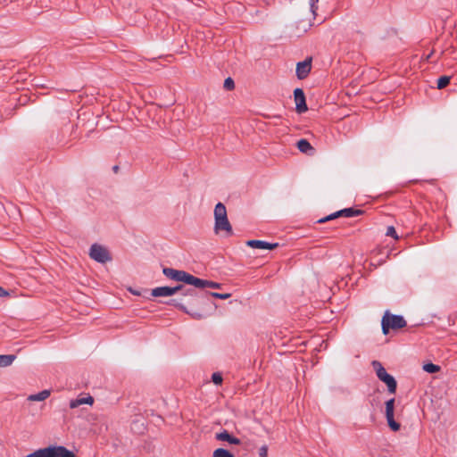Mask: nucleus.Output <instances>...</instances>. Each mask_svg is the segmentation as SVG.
Segmentation results:
<instances>
[{"label": "nucleus", "mask_w": 457, "mask_h": 457, "mask_svg": "<svg viewBox=\"0 0 457 457\" xmlns=\"http://www.w3.org/2000/svg\"><path fill=\"white\" fill-rule=\"evenodd\" d=\"M212 457H234V455L224 448H218L212 453Z\"/></svg>", "instance_id": "aec40b11"}, {"label": "nucleus", "mask_w": 457, "mask_h": 457, "mask_svg": "<svg viewBox=\"0 0 457 457\" xmlns=\"http://www.w3.org/2000/svg\"><path fill=\"white\" fill-rule=\"evenodd\" d=\"M89 256L92 260L99 263H106L112 261V255L108 249L99 244H93L89 248Z\"/></svg>", "instance_id": "39448f33"}, {"label": "nucleus", "mask_w": 457, "mask_h": 457, "mask_svg": "<svg viewBox=\"0 0 457 457\" xmlns=\"http://www.w3.org/2000/svg\"><path fill=\"white\" fill-rule=\"evenodd\" d=\"M94 403V398L91 395H87L86 397H79L77 399H73L70 401V408L75 409L82 404H89L92 405Z\"/></svg>", "instance_id": "ddd939ff"}, {"label": "nucleus", "mask_w": 457, "mask_h": 457, "mask_svg": "<svg viewBox=\"0 0 457 457\" xmlns=\"http://www.w3.org/2000/svg\"><path fill=\"white\" fill-rule=\"evenodd\" d=\"M297 148L300 152L307 154H312L314 152V148L312 146L310 142L307 139L302 138L300 139L297 144Z\"/></svg>", "instance_id": "4468645a"}, {"label": "nucleus", "mask_w": 457, "mask_h": 457, "mask_svg": "<svg viewBox=\"0 0 457 457\" xmlns=\"http://www.w3.org/2000/svg\"><path fill=\"white\" fill-rule=\"evenodd\" d=\"M318 3L319 0H310V10L313 15H316V11L318 10Z\"/></svg>", "instance_id": "7c9ffc66"}, {"label": "nucleus", "mask_w": 457, "mask_h": 457, "mask_svg": "<svg viewBox=\"0 0 457 457\" xmlns=\"http://www.w3.org/2000/svg\"><path fill=\"white\" fill-rule=\"evenodd\" d=\"M295 111L297 113H303L308 110L304 92L302 88H295L294 91Z\"/></svg>", "instance_id": "0eeeda50"}, {"label": "nucleus", "mask_w": 457, "mask_h": 457, "mask_svg": "<svg viewBox=\"0 0 457 457\" xmlns=\"http://www.w3.org/2000/svg\"><path fill=\"white\" fill-rule=\"evenodd\" d=\"M186 284L195 287L196 288H204L206 287L207 280L196 278L191 274H187L186 277Z\"/></svg>", "instance_id": "f8f14e48"}, {"label": "nucleus", "mask_w": 457, "mask_h": 457, "mask_svg": "<svg viewBox=\"0 0 457 457\" xmlns=\"http://www.w3.org/2000/svg\"><path fill=\"white\" fill-rule=\"evenodd\" d=\"M406 326V320L402 315L390 314L386 311L381 320L382 332L384 335H387L389 329L403 328Z\"/></svg>", "instance_id": "7ed1b4c3"}, {"label": "nucleus", "mask_w": 457, "mask_h": 457, "mask_svg": "<svg viewBox=\"0 0 457 457\" xmlns=\"http://www.w3.org/2000/svg\"><path fill=\"white\" fill-rule=\"evenodd\" d=\"M386 421H387V424H388L389 428L393 431L395 432V431H398L400 429V424L395 420L394 416L386 417Z\"/></svg>", "instance_id": "412c9836"}, {"label": "nucleus", "mask_w": 457, "mask_h": 457, "mask_svg": "<svg viewBox=\"0 0 457 457\" xmlns=\"http://www.w3.org/2000/svg\"><path fill=\"white\" fill-rule=\"evenodd\" d=\"M170 303L174 305L175 307L179 308V310H181V311H183V312H185L187 313H189L195 319L200 320L203 317L202 314H200L198 312H187L186 306H184L181 303L178 302L175 299L171 300Z\"/></svg>", "instance_id": "f3484780"}, {"label": "nucleus", "mask_w": 457, "mask_h": 457, "mask_svg": "<svg viewBox=\"0 0 457 457\" xmlns=\"http://www.w3.org/2000/svg\"><path fill=\"white\" fill-rule=\"evenodd\" d=\"M395 398H391L386 402V417L394 416Z\"/></svg>", "instance_id": "6ab92c4d"}, {"label": "nucleus", "mask_w": 457, "mask_h": 457, "mask_svg": "<svg viewBox=\"0 0 457 457\" xmlns=\"http://www.w3.org/2000/svg\"><path fill=\"white\" fill-rule=\"evenodd\" d=\"M223 87L227 90H232L235 87V82L230 77H228L224 80Z\"/></svg>", "instance_id": "393cba45"}, {"label": "nucleus", "mask_w": 457, "mask_h": 457, "mask_svg": "<svg viewBox=\"0 0 457 457\" xmlns=\"http://www.w3.org/2000/svg\"><path fill=\"white\" fill-rule=\"evenodd\" d=\"M50 390H47V389H45V390H42L40 391L39 393H37V394H33V395H29L28 396V401H31V402H41V401H45L46 399H47L49 396H50Z\"/></svg>", "instance_id": "2eb2a0df"}, {"label": "nucleus", "mask_w": 457, "mask_h": 457, "mask_svg": "<svg viewBox=\"0 0 457 457\" xmlns=\"http://www.w3.org/2000/svg\"><path fill=\"white\" fill-rule=\"evenodd\" d=\"M215 438L219 441L228 442L230 445H238L240 443V440L238 438L233 436L225 429L219 433H216Z\"/></svg>", "instance_id": "9b49d317"}, {"label": "nucleus", "mask_w": 457, "mask_h": 457, "mask_svg": "<svg viewBox=\"0 0 457 457\" xmlns=\"http://www.w3.org/2000/svg\"><path fill=\"white\" fill-rule=\"evenodd\" d=\"M246 245L252 248H258V249H275L278 246V243H269L262 240H248L246 242Z\"/></svg>", "instance_id": "9d476101"}, {"label": "nucleus", "mask_w": 457, "mask_h": 457, "mask_svg": "<svg viewBox=\"0 0 457 457\" xmlns=\"http://www.w3.org/2000/svg\"><path fill=\"white\" fill-rule=\"evenodd\" d=\"M386 235L388 236V237H392L395 239L398 238V236L396 234L395 228L393 226L387 227Z\"/></svg>", "instance_id": "cd10ccee"}, {"label": "nucleus", "mask_w": 457, "mask_h": 457, "mask_svg": "<svg viewBox=\"0 0 457 457\" xmlns=\"http://www.w3.org/2000/svg\"><path fill=\"white\" fill-rule=\"evenodd\" d=\"M162 273L169 278L175 281H182L186 282V277H187V272L184 270H178L172 268H163Z\"/></svg>", "instance_id": "1a4fd4ad"}, {"label": "nucleus", "mask_w": 457, "mask_h": 457, "mask_svg": "<svg viewBox=\"0 0 457 457\" xmlns=\"http://www.w3.org/2000/svg\"><path fill=\"white\" fill-rule=\"evenodd\" d=\"M337 217H341V216H340V214H337V212H334V213H332V214H330V215H328L327 217H324V218H322V219H320V220H318V222H319V223H323V222H326V221H328V220H333V219L337 218Z\"/></svg>", "instance_id": "c85d7f7f"}, {"label": "nucleus", "mask_w": 457, "mask_h": 457, "mask_svg": "<svg viewBox=\"0 0 457 457\" xmlns=\"http://www.w3.org/2000/svg\"><path fill=\"white\" fill-rule=\"evenodd\" d=\"M206 287L220 288V284H219L217 282H214V281L207 280Z\"/></svg>", "instance_id": "473e14b6"}, {"label": "nucleus", "mask_w": 457, "mask_h": 457, "mask_svg": "<svg viewBox=\"0 0 457 457\" xmlns=\"http://www.w3.org/2000/svg\"><path fill=\"white\" fill-rule=\"evenodd\" d=\"M212 380L215 385H220L222 382V376L219 372H214L212 375Z\"/></svg>", "instance_id": "bb28decb"}, {"label": "nucleus", "mask_w": 457, "mask_h": 457, "mask_svg": "<svg viewBox=\"0 0 457 457\" xmlns=\"http://www.w3.org/2000/svg\"><path fill=\"white\" fill-rule=\"evenodd\" d=\"M183 286L179 285L173 287H158L152 289L151 295L154 297H166L170 296L179 292V290H182Z\"/></svg>", "instance_id": "423d86ee"}, {"label": "nucleus", "mask_w": 457, "mask_h": 457, "mask_svg": "<svg viewBox=\"0 0 457 457\" xmlns=\"http://www.w3.org/2000/svg\"><path fill=\"white\" fill-rule=\"evenodd\" d=\"M207 295H211L214 298H219V299H228L230 297V294H221V293H206Z\"/></svg>", "instance_id": "a878e982"}, {"label": "nucleus", "mask_w": 457, "mask_h": 457, "mask_svg": "<svg viewBox=\"0 0 457 457\" xmlns=\"http://www.w3.org/2000/svg\"><path fill=\"white\" fill-rule=\"evenodd\" d=\"M312 70V58H306L296 64V76L299 79H304Z\"/></svg>", "instance_id": "6e6552de"}, {"label": "nucleus", "mask_w": 457, "mask_h": 457, "mask_svg": "<svg viewBox=\"0 0 457 457\" xmlns=\"http://www.w3.org/2000/svg\"><path fill=\"white\" fill-rule=\"evenodd\" d=\"M179 292H181V294L185 296H195V291L194 289H191V288H188V289H186L184 287H183V289L182 290H179Z\"/></svg>", "instance_id": "c756f323"}, {"label": "nucleus", "mask_w": 457, "mask_h": 457, "mask_svg": "<svg viewBox=\"0 0 457 457\" xmlns=\"http://www.w3.org/2000/svg\"><path fill=\"white\" fill-rule=\"evenodd\" d=\"M16 359L14 354H0V367H8L12 365Z\"/></svg>", "instance_id": "a211bd4d"}, {"label": "nucleus", "mask_w": 457, "mask_h": 457, "mask_svg": "<svg viewBox=\"0 0 457 457\" xmlns=\"http://www.w3.org/2000/svg\"><path fill=\"white\" fill-rule=\"evenodd\" d=\"M371 365L376 371V375L378 379L386 385L388 392L390 394H395L397 388L395 378L386 372V369L383 367L380 361H373Z\"/></svg>", "instance_id": "20e7f679"}, {"label": "nucleus", "mask_w": 457, "mask_h": 457, "mask_svg": "<svg viewBox=\"0 0 457 457\" xmlns=\"http://www.w3.org/2000/svg\"><path fill=\"white\" fill-rule=\"evenodd\" d=\"M131 429L137 433H142L145 429V424L143 421L137 420L133 422Z\"/></svg>", "instance_id": "4be33fe9"}, {"label": "nucleus", "mask_w": 457, "mask_h": 457, "mask_svg": "<svg viewBox=\"0 0 457 457\" xmlns=\"http://www.w3.org/2000/svg\"><path fill=\"white\" fill-rule=\"evenodd\" d=\"M214 232H224L226 237L233 235L231 224L228 219L227 210L222 203H218L214 208Z\"/></svg>", "instance_id": "f257e3e1"}, {"label": "nucleus", "mask_w": 457, "mask_h": 457, "mask_svg": "<svg viewBox=\"0 0 457 457\" xmlns=\"http://www.w3.org/2000/svg\"><path fill=\"white\" fill-rule=\"evenodd\" d=\"M259 457H267L268 447L267 445H262L258 450Z\"/></svg>", "instance_id": "2f4dec72"}, {"label": "nucleus", "mask_w": 457, "mask_h": 457, "mask_svg": "<svg viewBox=\"0 0 457 457\" xmlns=\"http://www.w3.org/2000/svg\"><path fill=\"white\" fill-rule=\"evenodd\" d=\"M113 170H114L115 171H117V170H118V166H114V167H113Z\"/></svg>", "instance_id": "f704fd0d"}, {"label": "nucleus", "mask_w": 457, "mask_h": 457, "mask_svg": "<svg viewBox=\"0 0 457 457\" xmlns=\"http://www.w3.org/2000/svg\"><path fill=\"white\" fill-rule=\"evenodd\" d=\"M10 294L4 287H0V297L8 296Z\"/></svg>", "instance_id": "72a5a7b5"}, {"label": "nucleus", "mask_w": 457, "mask_h": 457, "mask_svg": "<svg viewBox=\"0 0 457 457\" xmlns=\"http://www.w3.org/2000/svg\"><path fill=\"white\" fill-rule=\"evenodd\" d=\"M450 82V77L442 76L437 79V88L442 89L445 87Z\"/></svg>", "instance_id": "b1692460"}, {"label": "nucleus", "mask_w": 457, "mask_h": 457, "mask_svg": "<svg viewBox=\"0 0 457 457\" xmlns=\"http://www.w3.org/2000/svg\"><path fill=\"white\" fill-rule=\"evenodd\" d=\"M362 213V211L360 209L354 208H345L337 212V214H340V216L344 217H356Z\"/></svg>", "instance_id": "dca6fc26"}, {"label": "nucleus", "mask_w": 457, "mask_h": 457, "mask_svg": "<svg viewBox=\"0 0 457 457\" xmlns=\"http://www.w3.org/2000/svg\"><path fill=\"white\" fill-rule=\"evenodd\" d=\"M25 457H76L64 446H48L28 453Z\"/></svg>", "instance_id": "f03ea898"}, {"label": "nucleus", "mask_w": 457, "mask_h": 457, "mask_svg": "<svg viewBox=\"0 0 457 457\" xmlns=\"http://www.w3.org/2000/svg\"><path fill=\"white\" fill-rule=\"evenodd\" d=\"M423 370L428 373H435V372L439 371L440 367L438 365H436V364L430 362V363H426L423 366Z\"/></svg>", "instance_id": "5701e85b"}]
</instances>
